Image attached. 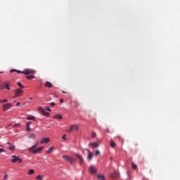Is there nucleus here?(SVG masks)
Masks as SVG:
<instances>
[{"instance_id": "f257e3e1", "label": "nucleus", "mask_w": 180, "mask_h": 180, "mask_svg": "<svg viewBox=\"0 0 180 180\" xmlns=\"http://www.w3.org/2000/svg\"><path fill=\"white\" fill-rule=\"evenodd\" d=\"M18 72V74H24L25 75H29L30 74H36V70L33 69H26L24 71H20V70H11V72Z\"/></svg>"}, {"instance_id": "f03ea898", "label": "nucleus", "mask_w": 180, "mask_h": 180, "mask_svg": "<svg viewBox=\"0 0 180 180\" xmlns=\"http://www.w3.org/2000/svg\"><path fill=\"white\" fill-rule=\"evenodd\" d=\"M63 158L65 161H66V162H70L72 165H74L77 162V160L71 156L63 155Z\"/></svg>"}, {"instance_id": "7ed1b4c3", "label": "nucleus", "mask_w": 180, "mask_h": 180, "mask_svg": "<svg viewBox=\"0 0 180 180\" xmlns=\"http://www.w3.org/2000/svg\"><path fill=\"white\" fill-rule=\"evenodd\" d=\"M11 158H12L11 162L13 164H15V162H18L19 164H20V162H22V161H23V160L22 158H20V157L16 156V155L11 156Z\"/></svg>"}, {"instance_id": "20e7f679", "label": "nucleus", "mask_w": 180, "mask_h": 180, "mask_svg": "<svg viewBox=\"0 0 180 180\" xmlns=\"http://www.w3.org/2000/svg\"><path fill=\"white\" fill-rule=\"evenodd\" d=\"M9 82H7L6 83H1L0 84V89L3 91V89H7V91H11V88L9 87Z\"/></svg>"}, {"instance_id": "39448f33", "label": "nucleus", "mask_w": 180, "mask_h": 180, "mask_svg": "<svg viewBox=\"0 0 180 180\" xmlns=\"http://www.w3.org/2000/svg\"><path fill=\"white\" fill-rule=\"evenodd\" d=\"M23 95V90L17 89L15 90V96L13 98H19Z\"/></svg>"}, {"instance_id": "423d86ee", "label": "nucleus", "mask_w": 180, "mask_h": 180, "mask_svg": "<svg viewBox=\"0 0 180 180\" xmlns=\"http://www.w3.org/2000/svg\"><path fill=\"white\" fill-rule=\"evenodd\" d=\"M39 112H41V115H43V116H50V113L47 112L44 110V109L41 107H39L38 109Z\"/></svg>"}, {"instance_id": "0eeeda50", "label": "nucleus", "mask_w": 180, "mask_h": 180, "mask_svg": "<svg viewBox=\"0 0 180 180\" xmlns=\"http://www.w3.org/2000/svg\"><path fill=\"white\" fill-rule=\"evenodd\" d=\"M13 106V105H12V103H6L3 105V110H8V109H11V108H12Z\"/></svg>"}, {"instance_id": "6e6552de", "label": "nucleus", "mask_w": 180, "mask_h": 180, "mask_svg": "<svg viewBox=\"0 0 180 180\" xmlns=\"http://www.w3.org/2000/svg\"><path fill=\"white\" fill-rule=\"evenodd\" d=\"M37 146H39V142H37L35 145L30 148L29 151H32V153L34 154V151H36V148H37Z\"/></svg>"}, {"instance_id": "1a4fd4ad", "label": "nucleus", "mask_w": 180, "mask_h": 180, "mask_svg": "<svg viewBox=\"0 0 180 180\" xmlns=\"http://www.w3.org/2000/svg\"><path fill=\"white\" fill-rule=\"evenodd\" d=\"M111 178L113 179H117V178H119V172L114 171V172L111 174Z\"/></svg>"}, {"instance_id": "9d476101", "label": "nucleus", "mask_w": 180, "mask_h": 180, "mask_svg": "<svg viewBox=\"0 0 180 180\" xmlns=\"http://www.w3.org/2000/svg\"><path fill=\"white\" fill-rule=\"evenodd\" d=\"M41 144H44V143H45L46 144H47V143H50V138L47 137V138H43L41 141H40Z\"/></svg>"}, {"instance_id": "9b49d317", "label": "nucleus", "mask_w": 180, "mask_h": 180, "mask_svg": "<svg viewBox=\"0 0 180 180\" xmlns=\"http://www.w3.org/2000/svg\"><path fill=\"white\" fill-rule=\"evenodd\" d=\"M79 127H78V125H72L70 126V131H74L75 130H79Z\"/></svg>"}, {"instance_id": "f8f14e48", "label": "nucleus", "mask_w": 180, "mask_h": 180, "mask_svg": "<svg viewBox=\"0 0 180 180\" xmlns=\"http://www.w3.org/2000/svg\"><path fill=\"white\" fill-rule=\"evenodd\" d=\"M75 155H76V157H77V158L79 160V164H82L84 162V158L82 156L78 153H75Z\"/></svg>"}, {"instance_id": "ddd939ff", "label": "nucleus", "mask_w": 180, "mask_h": 180, "mask_svg": "<svg viewBox=\"0 0 180 180\" xmlns=\"http://www.w3.org/2000/svg\"><path fill=\"white\" fill-rule=\"evenodd\" d=\"M86 151H87L88 153V159L92 160L94 157V153H91V150H89V149H86Z\"/></svg>"}, {"instance_id": "4468645a", "label": "nucleus", "mask_w": 180, "mask_h": 180, "mask_svg": "<svg viewBox=\"0 0 180 180\" xmlns=\"http://www.w3.org/2000/svg\"><path fill=\"white\" fill-rule=\"evenodd\" d=\"M89 171L91 172V174H96V168H95V167H94V166L90 167Z\"/></svg>"}, {"instance_id": "2eb2a0df", "label": "nucleus", "mask_w": 180, "mask_h": 180, "mask_svg": "<svg viewBox=\"0 0 180 180\" xmlns=\"http://www.w3.org/2000/svg\"><path fill=\"white\" fill-rule=\"evenodd\" d=\"M43 148H44V147L42 146L35 149V150H34V154H37V153H40L41 151H42Z\"/></svg>"}, {"instance_id": "dca6fc26", "label": "nucleus", "mask_w": 180, "mask_h": 180, "mask_svg": "<svg viewBox=\"0 0 180 180\" xmlns=\"http://www.w3.org/2000/svg\"><path fill=\"white\" fill-rule=\"evenodd\" d=\"M30 124H32V122H29L27 123L26 124L27 131H30V130H32V129L30 128Z\"/></svg>"}, {"instance_id": "f3484780", "label": "nucleus", "mask_w": 180, "mask_h": 180, "mask_svg": "<svg viewBox=\"0 0 180 180\" xmlns=\"http://www.w3.org/2000/svg\"><path fill=\"white\" fill-rule=\"evenodd\" d=\"M53 86V84H51V82H46L45 83V87L46 88H51Z\"/></svg>"}, {"instance_id": "a211bd4d", "label": "nucleus", "mask_w": 180, "mask_h": 180, "mask_svg": "<svg viewBox=\"0 0 180 180\" xmlns=\"http://www.w3.org/2000/svg\"><path fill=\"white\" fill-rule=\"evenodd\" d=\"M54 150V148L53 146H51L49 150L46 152V154H51Z\"/></svg>"}, {"instance_id": "6ab92c4d", "label": "nucleus", "mask_w": 180, "mask_h": 180, "mask_svg": "<svg viewBox=\"0 0 180 180\" xmlns=\"http://www.w3.org/2000/svg\"><path fill=\"white\" fill-rule=\"evenodd\" d=\"M97 178L100 180H105V175H103V174H98Z\"/></svg>"}, {"instance_id": "aec40b11", "label": "nucleus", "mask_w": 180, "mask_h": 180, "mask_svg": "<svg viewBox=\"0 0 180 180\" xmlns=\"http://www.w3.org/2000/svg\"><path fill=\"white\" fill-rule=\"evenodd\" d=\"M90 146H91V147H94V148L99 147V144H98V143H96V142H94V143H90Z\"/></svg>"}, {"instance_id": "412c9836", "label": "nucleus", "mask_w": 180, "mask_h": 180, "mask_svg": "<svg viewBox=\"0 0 180 180\" xmlns=\"http://www.w3.org/2000/svg\"><path fill=\"white\" fill-rule=\"evenodd\" d=\"M17 85L20 88V89H25V86H23L22 83L18 82Z\"/></svg>"}, {"instance_id": "4be33fe9", "label": "nucleus", "mask_w": 180, "mask_h": 180, "mask_svg": "<svg viewBox=\"0 0 180 180\" xmlns=\"http://www.w3.org/2000/svg\"><path fill=\"white\" fill-rule=\"evenodd\" d=\"M29 137L30 139H32V140H34L36 139V135L34 134H30Z\"/></svg>"}, {"instance_id": "5701e85b", "label": "nucleus", "mask_w": 180, "mask_h": 180, "mask_svg": "<svg viewBox=\"0 0 180 180\" xmlns=\"http://www.w3.org/2000/svg\"><path fill=\"white\" fill-rule=\"evenodd\" d=\"M110 147H112V148H115V147H116V144L113 141H110Z\"/></svg>"}, {"instance_id": "b1692460", "label": "nucleus", "mask_w": 180, "mask_h": 180, "mask_svg": "<svg viewBox=\"0 0 180 180\" xmlns=\"http://www.w3.org/2000/svg\"><path fill=\"white\" fill-rule=\"evenodd\" d=\"M33 174H34V169H31L28 171V175H33Z\"/></svg>"}, {"instance_id": "393cba45", "label": "nucleus", "mask_w": 180, "mask_h": 180, "mask_svg": "<svg viewBox=\"0 0 180 180\" xmlns=\"http://www.w3.org/2000/svg\"><path fill=\"white\" fill-rule=\"evenodd\" d=\"M54 118L55 119H59V120H61L63 119V116L60 115H56L54 116Z\"/></svg>"}, {"instance_id": "a878e982", "label": "nucleus", "mask_w": 180, "mask_h": 180, "mask_svg": "<svg viewBox=\"0 0 180 180\" xmlns=\"http://www.w3.org/2000/svg\"><path fill=\"white\" fill-rule=\"evenodd\" d=\"M9 150H11V151H15V145H11Z\"/></svg>"}, {"instance_id": "bb28decb", "label": "nucleus", "mask_w": 180, "mask_h": 180, "mask_svg": "<svg viewBox=\"0 0 180 180\" xmlns=\"http://www.w3.org/2000/svg\"><path fill=\"white\" fill-rule=\"evenodd\" d=\"M27 79H34V75H30L26 77Z\"/></svg>"}, {"instance_id": "cd10ccee", "label": "nucleus", "mask_w": 180, "mask_h": 180, "mask_svg": "<svg viewBox=\"0 0 180 180\" xmlns=\"http://www.w3.org/2000/svg\"><path fill=\"white\" fill-rule=\"evenodd\" d=\"M133 169H137V165L134 164V162L131 163Z\"/></svg>"}, {"instance_id": "c85d7f7f", "label": "nucleus", "mask_w": 180, "mask_h": 180, "mask_svg": "<svg viewBox=\"0 0 180 180\" xmlns=\"http://www.w3.org/2000/svg\"><path fill=\"white\" fill-rule=\"evenodd\" d=\"M35 120V117L34 116L27 117V120Z\"/></svg>"}, {"instance_id": "c756f323", "label": "nucleus", "mask_w": 180, "mask_h": 180, "mask_svg": "<svg viewBox=\"0 0 180 180\" xmlns=\"http://www.w3.org/2000/svg\"><path fill=\"white\" fill-rule=\"evenodd\" d=\"M36 179L37 180H42L43 179V176H41V175H38L37 177H36Z\"/></svg>"}, {"instance_id": "7c9ffc66", "label": "nucleus", "mask_w": 180, "mask_h": 180, "mask_svg": "<svg viewBox=\"0 0 180 180\" xmlns=\"http://www.w3.org/2000/svg\"><path fill=\"white\" fill-rule=\"evenodd\" d=\"M101 155V151L96 150V151L95 152V155H96V157H98V155Z\"/></svg>"}, {"instance_id": "2f4dec72", "label": "nucleus", "mask_w": 180, "mask_h": 180, "mask_svg": "<svg viewBox=\"0 0 180 180\" xmlns=\"http://www.w3.org/2000/svg\"><path fill=\"white\" fill-rule=\"evenodd\" d=\"M6 102H8L7 99H4V101L0 100V103H6Z\"/></svg>"}, {"instance_id": "473e14b6", "label": "nucleus", "mask_w": 180, "mask_h": 180, "mask_svg": "<svg viewBox=\"0 0 180 180\" xmlns=\"http://www.w3.org/2000/svg\"><path fill=\"white\" fill-rule=\"evenodd\" d=\"M91 137H92L93 139H95V137H96V133L92 132V133H91Z\"/></svg>"}, {"instance_id": "72a5a7b5", "label": "nucleus", "mask_w": 180, "mask_h": 180, "mask_svg": "<svg viewBox=\"0 0 180 180\" xmlns=\"http://www.w3.org/2000/svg\"><path fill=\"white\" fill-rule=\"evenodd\" d=\"M45 110H48V112H51V109H50V107H49V106H46L45 108Z\"/></svg>"}, {"instance_id": "f704fd0d", "label": "nucleus", "mask_w": 180, "mask_h": 180, "mask_svg": "<svg viewBox=\"0 0 180 180\" xmlns=\"http://www.w3.org/2000/svg\"><path fill=\"white\" fill-rule=\"evenodd\" d=\"M63 140H67V135L64 134L62 136Z\"/></svg>"}, {"instance_id": "c9c22d12", "label": "nucleus", "mask_w": 180, "mask_h": 180, "mask_svg": "<svg viewBox=\"0 0 180 180\" xmlns=\"http://www.w3.org/2000/svg\"><path fill=\"white\" fill-rule=\"evenodd\" d=\"M20 126V124H15L13 125V127H19Z\"/></svg>"}, {"instance_id": "e433bc0d", "label": "nucleus", "mask_w": 180, "mask_h": 180, "mask_svg": "<svg viewBox=\"0 0 180 180\" xmlns=\"http://www.w3.org/2000/svg\"><path fill=\"white\" fill-rule=\"evenodd\" d=\"M1 153H5V149L0 148V154H1Z\"/></svg>"}, {"instance_id": "4c0bfd02", "label": "nucleus", "mask_w": 180, "mask_h": 180, "mask_svg": "<svg viewBox=\"0 0 180 180\" xmlns=\"http://www.w3.org/2000/svg\"><path fill=\"white\" fill-rule=\"evenodd\" d=\"M4 179L6 180V179H8V174H6L4 176Z\"/></svg>"}, {"instance_id": "58836bf2", "label": "nucleus", "mask_w": 180, "mask_h": 180, "mask_svg": "<svg viewBox=\"0 0 180 180\" xmlns=\"http://www.w3.org/2000/svg\"><path fill=\"white\" fill-rule=\"evenodd\" d=\"M50 105H51V106H56V103H50Z\"/></svg>"}, {"instance_id": "ea45409f", "label": "nucleus", "mask_w": 180, "mask_h": 180, "mask_svg": "<svg viewBox=\"0 0 180 180\" xmlns=\"http://www.w3.org/2000/svg\"><path fill=\"white\" fill-rule=\"evenodd\" d=\"M60 103H64V100L60 99Z\"/></svg>"}, {"instance_id": "a19ab883", "label": "nucleus", "mask_w": 180, "mask_h": 180, "mask_svg": "<svg viewBox=\"0 0 180 180\" xmlns=\"http://www.w3.org/2000/svg\"><path fill=\"white\" fill-rule=\"evenodd\" d=\"M16 105H17V106H20V103H16Z\"/></svg>"}, {"instance_id": "79ce46f5", "label": "nucleus", "mask_w": 180, "mask_h": 180, "mask_svg": "<svg viewBox=\"0 0 180 180\" xmlns=\"http://www.w3.org/2000/svg\"><path fill=\"white\" fill-rule=\"evenodd\" d=\"M11 126H12V124H10L7 126V127H11Z\"/></svg>"}, {"instance_id": "37998d69", "label": "nucleus", "mask_w": 180, "mask_h": 180, "mask_svg": "<svg viewBox=\"0 0 180 180\" xmlns=\"http://www.w3.org/2000/svg\"><path fill=\"white\" fill-rule=\"evenodd\" d=\"M107 133H110L109 129H107Z\"/></svg>"}, {"instance_id": "c03bdc74", "label": "nucleus", "mask_w": 180, "mask_h": 180, "mask_svg": "<svg viewBox=\"0 0 180 180\" xmlns=\"http://www.w3.org/2000/svg\"><path fill=\"white\" fill-rule=\"evenodd\" d=\"M7 144H8V146H10V145H11V143L8 142Z\"/></svg>"}, {"instance_id": "a18cd8bd", "label": "nucleus", "mask_w": 180, "mask_h": 180, "mask_svg": "<svg viewBox=\"0 0 180 180\" xmlns=\"http://www.w3.org/2000/svg\"><path fill=\"white\" fill-rule=\"evenodd\" d=\"M0 74H4V72H0Z\"/></svg>"}, {"instance_id": "49530a36", "label": "nucleus", "mask_w": 180, "mask_h": 180, "mask_svg": "<svg viewBox=\"0 0 180 180\" xmlns=\"http://www.w3.org/2000/svg\"><path fill=\"white\" fill-rule=\"evenodd\" d=\"M63 94H65V91H63Z\"/></svg>"}, {"instance_id": "de8ad7c7", "label": "nucleus", "mask_w": 180, "mask_h": 180, "mask_svg": "<svg viewBox=\"0 0 180 180\" xmlns=\"http://www.w3.org/2000/svg\"><path fill=\"white\" fill-rule=\"evenodd\" d=\"M117 139H120V136H118Z\"/></svg>"}]
</instances>
